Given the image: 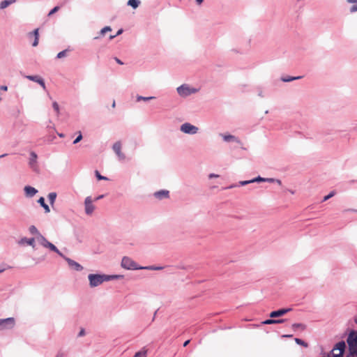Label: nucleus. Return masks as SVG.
<instances>
[{
	"instance_id": "obj_1",
	"label": "nucleus",
	"mask_w": 357,
	"mask_h": 357,
	"mask_svg": "<svg viewBox=\"0 0 357 357\" xmlns=\"http://www.w3.org/2000/svg\"><path fill=\"white\" fill-rule=\"evenodd\" d=\"M117 277V275H106L99 274H90L88 276L90 286L91 287H97L101 284L104 281H108Z\"/></svg>"
},
{
	"instance_id": "obj_2",
	"label": "nucleus",
	"mask_w": 357,
	"mask_h": 357,
	"mask_svg": "<svg viewBox=\"0 0 357 357\" xmlns=\"http://www.w3.org/2000/svg\"><path fill=\"white\" fill-rule=\"evenodd\" d=\"M38 243L45 248H49L50 250L56 252L61 257H63V254L56 248V247L52 243L49 242L43 236L39 234V236L36 237Z\"/></svg>"
},
{
	"instance_id": "obj_3",
	"label": "nucleus",
	"mask_w": 357,
	"mask_h": 357,
	"mask_svg": "<svg viewBox=\"0 0 357 357\" xmlns=\"http://www.w3.org/2000/svg\"><path fill=\"white\" fill-rule=\"evenodd\" d=\"M15 325V320L13 317L0 319V330L13 328Z\"/></svg>"
},
{
	"instance_id": "obj_4",
	"label": "nucleus",
	"mask_w": 357,
	"mask_h": 357,
	"mask_svg": "<svg viewBox=\"0 0 357 357\" xmlns=\"http://www.w3.org/2000/svg\"><path fill=\"white\" fill-rule=\"evenodd\" d=\"M345 347L346 344L344 341H341L337 343L332 351L333 357H342Z\"/></svg>"
},
{
	"instance_id": "obj_5",
	"label": "nucleus",
	"mask_w": 357,
	"mask_h": 357,
	"mask_svg": "<svg viewBox=\"0 0 357 357\" xmlns=\"http://www.w3.org/2000/svg\"><path fill=\"white\" fill-rule=\"evenodd\" d=\"M180 130L184 133L193 135L198 132L199 128L189 123H185L181 125Z\"/></svg>"
},
{
	"instance_id": "obj_6",
	"label": "nucleus",
	"mask_w": 357,
	"mask_h": 357,
	"mask_svg": "<svg viewBox=\"0 0 357 357\" xmlns=\"http://www.w3.org/2000/svg\"><path fill=\"white\" fill-rule=\"evenodd\" d=\"M121 266L126 269H137L135 261L128 257L122 259Z\"/></svg>"
},
{
	"instance_id": "obj_7",
	"label": "nucleus",
	"mask_w": 357,
	"mask_h": 357,
	"mask_svg": "<svg viewBox=\"0 0 357 357\" xmlns=\"http://www.w3.org/2000/svg\"><path fill=\"white\" fill-rule=\"evenodd\" d=\"M85 212L87 215H91L95 210L93 200L91 197H87L84 201Z\"/></svg>"
},
{
	"instance_id": "obj_8",
	"label": "nucleus",
	"mask_w": 357,
	"mask_h": 357,
	"mask_svg": "<svg viewBox=\"0 0 357 357\" xmlns=\"http://www.w3.org/2000/svg\"><path fill=\"white\" fill-rule=\"evenodd\" d=\"M291 310V308H282V309H280L278 310H275V311H273L270 313V317L271 318H275V317H281V316H283L285 314H287V312H290Z\"/></svg>"
},
{
	"instance_id": "obj_9",
	"label": "nucleus",
	"mask_w": 357,
	"mask_h": 357,
	"mask_svg": "<svg viewBox=\"0 0 357 357\" xmlns=\"http://www.w3.org/2000/svg\"><path fill=\"white\" fill-rule=\"evenodd\" d=\"M113 150L116 153V154L118 155L119 158L120 160H124L125 159V155L121 152V144L119 142H117L114 144L113 145Z\"/></svg>"
},
{
	"instance_id": "obj_10",
	"label": "nucleus",
	"mask_w": 357,
	"mask_h": 357,
	"mask_svg": "<svg viewBox=\"0 0 357 357\" xmlns=\"http://www.w3.org/2000/svg\"><path fill=\"white\" fill-rule=\"evenodd\" d=\"M65 260L68 262L69 266L73 269H75V271H82L83 269V267L79 264H78L77 262L72 260L70 258H68V257H63Z\"/></svg>"
},
{
	"instance_id": "obj_11",
	"label": "nucleus",
	"mask_w": 357,
	"mask_h": 357,
	"mask_svg": "<svg viewBox=\"0 0 357 357\" xmlns=\"http://www.w3.org/2000/svg\"><path fill=\"white\" fill-rule=\"evenodd\" d=\"M26 78H27L29 80L38 82L40 86L43 89H45V84L44 80L38 75H27L26 76Z\"/></svg>"
},
{
	"instance_id": "obj_12",
	"label": "nucleus",
	"mask_w": 357,
	"mask_h": 357,
	"mask_svg": "<svg viewBox=\"0 0 357 357\" xmlns=\"http://www.w3.org/2000/svg\"><path fill=\"white\" fill-rule=\"evenodd\" d=\"M29 165L33 169L36 170L37 166V155L35 152H31L29 158Z\"/></svg>"
},
{
	"instance_id": "obj_13",
	"label": "nucleus",
	"mask_w": 357,
	"mask_h": 357,
	"mask_svg": "<svg viewBox=\"0 0 357 357\" xmlns=\"http://www.w3.org/2000/svg\"><path fill=\"white\" fill-rule=\"evenodd\" d=\"M347 342H349L357 346V331H351L349 333Z\"/></svg>"
},
{
	"instance_id": "obj_14",
	"label": "nucleus",
	"mask_w": 357,
	"mask_h": 357,
	"mask_svg": "<svg viewBox=\"0 0 357 357\" xmlns=\"http://www.w3.org/2000/svg\"><path fill=\"white\" fill-rule=\"evenodd\" d=\"M24 192L27 197H31L37 193L38 190L31 186H25Z\"/></svg>"
},
{
	"instance_id": "obj_15",
	"label": "nucleus",
	"mask_w": 357,
	"mask_h": 357,
	"mask_svg": "<svg viewBox=\"0 0 357 357\" xmlns=\"http://www.w3.org/2000/svg\"><path fill=\"white\" fill-rule=\"evenodd\" d=\"M302 77H303L302 76L293 77V76H289V75H285V76L281 77L280 80L284 82H291L294 80H297V79H301Z\"/></svg>"
},
{
	"instance_id": "obj_16",
	"label": "nucleus",
	"mask_w": 357,
	"mask_h": 357,
	"mask_svg": "<svg viewBox=\"0 0 357 357\" xmlns=\"http://www.w3.org/2000/svg\"><path fill=\"white\" fill-rule=\"evenodd\" d=\"M349 346V351L351 356H356L357 357V346L349 342H347Z\"/></svg>"
},
{
	"instance_id": "obj_17",
	"label": "nucleus",
	"mask_w": 357,
	"mask_h": 357,
	"mask_svg": "<svg viewBox=\"0 0 357 357\" xmlns=\"http://www.w3.org/2000/svg\"><path fill=\"white\" fill-rule=\"evenodd\" d=\"M154 195L156 198L161 199L162 198L169 197V191L160 190V191L155 192Z\"/></svg>"
},
{
	"instance_id": "obj_18",
	"label": "nucleus",
	"mask_w": 357,
	"mask_h": 357,
	"mask_svg": "<svg viewBox=\"0 0 357 357\" xmlns=\"http://www.w3.org/2000/svg\"><path fill=\"white\" fill-rule=\"evenodd\" d=\"M222 137L223 139L225 141H226V142L233 141V142H236L240 143L239 139L238 138H236L234 135H222Z\"/></svg>"
},
{
	"instance_id": "obj_19",
	"label": "nucleus",
	"mask_w": 357,
	"mask_h": 357,
	"mask_svg": "<svg viewBox=\"0 0 357 357\" xmlns=\"http://www.w3.org/2000/svg\"><path fill=\"white\" fill-rule=\"evenodd\" d=\"M284 322V319H266L263 321V324L270 325V324H282Z\"/></svg>"
},
{
	"instance_id": "obj_20",
	"label": "nucleus",
	"mask_w": 357,
	"mask_h": 357,
	"mask_svg": "<svg viewBox=\"0 0 357 357\" xmlns=\"http://www.w3.org/2000/svg\"><path fill=\"white\" fill-rule=\"evenodd\" d=\"M16 0H3L0 3V10L4 9L15 3Z\"/></svg>"
},
{
	"instance_id": "obj_21",
	"label": "nucleus",
	"mask_w": 357,
	"mask_h": 357,
	"mask_svg": "<svg viewBox=\"0 0 357 357\" xmlns=\"http://www.w3.org/2000/svg\"><path fill=\"white\" fill-rule=\"evenodd\" d=\"M38 202L41 205V206L45 209V213H49L50 211V207L45 202V199L43 197H40Z\"/></svg>"
},
{
	"instance_id": "obj_22",
	"label": "nucleus",
	"mask_w": 357,
	"mask_h": 357,
	"mask_svg": "<svg viewBox=\"0 0 357 357\" xmlns=\"http://www.w3.org/2000/svg\"><path fill=\"white\" fill-rule=\"evenodd\" d=\"M128 6H131L132 8L136 9L140 4L139 0H128Z\"/></svg>"
},
{
	"instance_id": "obj_23",
	"label": "nucleus",
	"mask_w": 357,
	"mask_h": 357,
	"mask_svg": "<svg viewBox=\"0 0 357 357\" xmlns=\"http://www.w3.org/2000/svg\"><path fill=\"white\" fill-rule=\"evenodd\" d=\"M34 241H35V239L34 238H22L20 241L21 243H26L29 245H31L32 246L33 248L35 247L34 245Z\"/></svg>"
},
{
	"instance_id": "obj_24",
	"label": "nucleus",
	"mask_w": 357,
	"mask_h": 357,
	"mask_svg": "<svg viewBox=\"0 0 357 357\" xmlns=\"http://www.w3.org/2000/svg\"><path fill=\"white\" fill-rule=\"evenodd\" d=\"M147 356V350L145 349H142L141 351L137 352L133 357H146Z\"/></svg>"
},
{
	"instance_id": "obj_25",
	"label": "nucleus",
	"mask_w": 357,
	"mask_h": 357,
	"mask_svg": "<svg viewBox=\"0 0 357 357\" xmlns=\"http://www.w3.org/2000/svg\"><path fill=\"white\" fill-rule=\"evenodd\" d=\"M291 327L294 330L300 329L301 331H304L306 328L305 325L303 324H294Z\"/></svg>"
},
{
	"instance_id": "obj_26",
	"label": "nucleus",
	"mask_w": 357,
	"mask_h": 357,
	"mask_svg": "<svg viewBox=\"0 0 357 357\" xmlns=\"http://www.w3.org/2000/svg\"><path fill=\"white\" fill-rule=\"evenodd\" d=\"M56 197V192H51L48 195V199L50 202V204L52 205L54 202H55Z\"/></svg>"
},
{
	"instance_id": "obj_27",
	"label": "nucleus",
	"mask_w": 357,
	"mask_h": 357,
	"mask_svg": "<svg viewBox=\"0 0 357 357\" xmlns=\"http://www.w3.org/2000/svg\"><path fill=\"white\" fill-rule=\"evenodd\" d=\"M112 28L109 26H105L100 31V36H103L107 31H111Z\"/></svg>"
},
{
	"instance_id": "obj_28",
	"label": "nucleus",
	"mask_w": 357,
	"mask_h": 357,
	"mask_svg": "<svg viewBox=\"0 0 357 357\" xmlns=\"http://www.w3.org/2000/svg\"><path fill=\"white\" fill-rule=\"evenodd\" d=\"M178 93L182 97H186L190 96L195 91H178Z\"/></svg>"
},
{
	"instance_id": "obj_29",
	"label": "nucleus",
	"mask_w": 357,
	"mask_h": 357,
	"mask_svg": "<svg viewBox=\"0 0 357 357\" xmlns=\"http://www.w3.org/2000/svg\"><path fill=\"white\" fill-rule=\"evenodd\" d=\"M176 89H195V88L191 87L189 84H183L181 86H178Z\"/></svg>"
},
{
	"instance_id": "obj_30",
	"label": "nucleus",
	"mask_w": 357,
	"mask_h": 357,
	"mask_svg": "<svg viewBox=\"0 0 357 357\" xmlns=\"http://www.w3.org/2000/svg\"><path fill=\"white\" fill-rule=\"evenodd\" d=\"M295 342L299 344V345H302L305 347H308V344L307 343L305 342L303 340H302L301 339H299V338H295Z\"/></svg>"
},
{
	"instance_id": "obj_31",
	"label": "nucleus",
	"mask_w": 357,
	"mask_h": 357,
	"mask_svg": "<svg viewBox=\"0 0 357 357\" xmlns=\"http://www.w3.org/2000/svg\"><path fill=\"white\" fill-rule=\"evenodd\" d=\"M264 181V179H263V178H260V177H259V178H256V179H254V180H252V181H241V182H240V183H241V185H246V184H248V183H250L254 182V181Z\"/></svg>"
},
{
	"instance_id": "obj_32",
	"label": "nucleus",
	"mask_w": 357,
	"mask_h": 357,
	"mask_svg": "<svg viewBox=\"0 0 357 357\" xmlns=\"http://www.w3.org/2000/svg\"><path fill=\"white\" fill-rule=\"evenodd\" d=\"M29 230H30V232L31 234H38V236H39V234H40L37 228L35 227V226H31L30 228H29Z\"/></svg>"
},
{
	"instance_id": "obj_33",
	"label": "nucleus",
	"mask_w": 357,
	"mask_h": 357,
	"mask_svg": "<svg viewBox=\"0 0 357 357\" xmlns=\"http://www.w3.org/2000/svg\"><path fill=\"white\" fill-rule=\"evenodd\" d=\"M29 35L30 36H34V38L37 37L39 38V33H38V29H36L33 32L29 33Z\"/></svg>"
},
{
	"instance_id": "obj_34",
	"label": "nucleus",
	"mask_w": 357,
	"mask_h": 357,
	"mask_svg": "<svg viewBox=\"0 0 357 357\" xmlns=\"http://www.w3.org/2000/svg\"><path fill=\"white\" fill-rule=\"evenodd\" d=\"M66 52H67V51H66V50H63V51H61V52H59V53L57 54L56 58H58V59H61V58H63V57L66 56Z\"/></svg>"
},
{
	"instance_id": "obj_35",
	"label": "nucleus",
	"mask_w": 357,
	"mask_h": 357,
	"mask_svg": "<svg viewBox=\"0 0 357 357\" xmlns=\"http://www.w3.org/2000/svg\"><path fill=\"white\" fill-rule=\"evenodd\" d=\"M96 176L98 180H107V178L103 176H101L98 171H96Z\"/></svg>"
},
{
	"instance_id": "obj_36",
	"label": "nucleus",
	"mask_w": 357,
	"mask_h": 357,
	"mask_svg": "<svg viewBox=\"0 0 357 357\" xmlns=\"http://www.w3.org/2000/svg\"><path fill=\"white\" fill-rule=\"evenodd\" d=\"M153 98H154V97H153V96H149V97L138 96L137 100V101H139L140 100H151Z\"/></svg>"
},
{
	"instance_id": "obj_37",
	"label": "nucleus",
	"mask_w": 357,
	"mask_h": 357,
	"mask_svg": "<svg viewBox=\"0 0 357 357\" xmlns=\"http://www.w3.org/2000/svg\"><path fill=\"white\" fill-rule=\"evenodd\" d=\"M82 139V133L81 132H79V135L77 136V137L74 140L73 142V144H77L79 142H80Z\"/></svg>"
},
{
	"instance_id": "obj_38",
	"label": "nucleus",
	"mask_w": 357,
	"mask_h": 357,
	"mask_svg": "<svg viewBox=\"0 0 357 357\" xmlns=\"http://www.w3.org/2000/svg\"><path fill=\"white\" fill-rule=\"evenodd\" d=\"M349 11L351 13L357 12V4L354 3L352 6H351Z\"/></svg>"
},
{
	"instance_id": "obj_39",
	"label": "nucleus",
	"mask_w": 357,
	"mask_h": 357,
	"mask_svg": "<svg viewBox=\"0 0 357 357\" xmlns=\"http://www.w3.org/2000/svg\"><path fill=\"white\" fill-rule=\"evenodd\" d=\"M52 106H53V108L54 109V110L56 111V112L57 114H59V105L57 104V102H54Z\"/></svg>"
},
{
	"instance_id": "obj_40",
	"label": "nucleus",
	"mask_w": 357,
	"mask_h": 357,
	"mask_svg": "<svg viewBox=\"0 0 357 357\" xmlns=\"http://www.w3.org/2000/svg\"><path fill=\"white\" fill-rule=\"evenodd\" d=\"M334 195H335V192H331L330 194H328V195H326V196H325L324 197L323 202H325V201L328 200L331 197H333Z\"/></svg>"
},
{
	"instance_id": "obj_41",
	"label": "nucleus",
	"mask_w": 357,
	"mask_h": 357,
	"mask_svg": "<svg viewBox=\"0 0 357 357\" xmlns=\"http://www.w3.org/2000/svg\"><path fill=\"white\" fill-rule=\"evenodd\" d=\"M59 9V6H55L53 9H52L50 10V12L49 13L48 15L50 16L52 15H53L54 13H55L56 11H58Z\"/></svg>"
},
{
	"instance_id": "obj_42",
	"label": "nucleus",
	"mask_w": 357,
	"mask_h": 357,
	"mask_svg": "<svg viewBox=\"0 0 357 357\" xmlns=\"http://www.w3.org/2000/svg\"><path fill=\"white\" fill-rule=\"evenodd\" d=\"M38 40H39V38H38L37 37L34 38L33 42L32 43V46L36 47L38 45Z\"/></svg>"
},
{
	"instance_id": "obj_43",
	"label": "nucleus",
	"mask_w": 357,
	"mask_h": 357,
	"mask_svg": "<svg viewBox=\"0 0 357 357\" xmlns=\"http://www.w3.org/2000/svg\"><path fill=\"white\" fill-rule=\"evenodd\" d=\"M144 268L145 269H149V270H160V269H162V267L150 266V267H145Z\"/></svg>"
},
{
	"instance_id": "obj_44",
	"label": "nucleus",
	"mask_w": 357,
	"mask_h": 357,
	"mask_svg": "<svg viewBox=\"0 0 357 357\" xmlns=\"http://www.w3.org/2000/svg\"><path fill=\"white\" fill-rule=\"evenodd\" d=\"M346 1L349 3H352V4L357 3V0H346Z\"/></svg>"
},
{
	"instance_id": "obj_45",
	"label": "nucleus",
	"mask_w": 357,
	"mask_h": 357,
	"mask_svg": "<svg viewBox=\"0 0 357 357\" xmlns=\"http://www.w3.org/2000/svg\"><path fill=\"white\" fill-rule=\"evenodd\" d=\"M218 177H219V175H218V174H211L209 175V178H218Z\"/></svg>"
},
{
	"instance_id": "obj_46",
	"label": "nucleus",
	"mask_w": 357,
	"mask_h": 357,
	"mask_svg": "<svg viewBox=\"0 0 357 357\" xmlns=\"http://www.w3.org/2000/svg\"><path fill=\"white\" fill-rule=\"evenodd\" d=\"M115 61H116L119 64H121V65L123 64V63L120 59H118V58H116V57L115 58Z\"/></svg>"
},
{
	"instance_id": "obj_47",
	"label": "nucleus",
	"mask_w": 357,
	"mask_h": 357,
	"mask_svg": "<svg viewBox=\"0 0 357 357\" xmlns=\"http://www.w3.org/2000/svg\"><path fill=\"white\" fill-rule=\"evenodd\" d=\"M10 266H7L6 268H0V273L3 272L6 269L10 268Z\"/></svg>"
},
{
	"instance_id": "obj_48",
	"label": "nucleus",
	"mask_w": 357,
	"mask_h": 357,
	"mask_svg": "<svg viewBox=\"0 0 357 357\" xmlns=\"http://www.w3.org/2000/svg\"><path fill=\"white\" fill-rule=\"evenodd\" d=\"M123 29H119V30L117 31V33H116V36H119V35L121 34V33H123Z\"/></svg>"
},
{
	"instance_id": "obj_49",
	"label": "nucleus",
	"mask_w": 357,
	"mask_h": 357,
	"mask_svg": "<svg viewBox=\"0 0 357 357\" xmlns=\"http://www.w3.org/2000/svg\"><path fill=\"white\" fill-rule=\"evenodd\" d=\"M84 335V330L82 329L79 333V336H82Z\"/></svg>"
},
{
	"instance_id": "obj_50",
	"label": "nucleus",
	"mask_w": 357,
	"mask_h": 357,
	"mask_svg": "<svg viewBox=\"0 0 357 357\" xmlns=\"http://www.w3.org/2000/svg\"><path fill=\"white\" fill-rule=\"evenodd\" d=\"M0 89H3V90L8 89V87L6 86L1 85V86H0Z\"/></svg>"
},
{
	"instance_id": "obj_51",
	"label": "nucleus",
	"mask_w": 357,
	"mask_h": 357,
	"mask_svg": "<svg viewBox=\"0 0 357 357\" xmlns=\"http://www.w3.org/2000/svg\"><path fill=\"white\" fill-rule=\"evenodd\" d=\"M190 343V340H188L183 343V347H186Z\"/></svg>"
},
{
	"instance_id": "obj_52",
	"label": "nucleus",
	"mask_w": 357,
	"mask_h": 357,
	"mask_svg": "<svg viewBox=\"0 0 357 357\" xmlns=\"http://www.w3.org/2000/svg\"><path fill=\"white\" fill-rule=\"evenodd\" d=\"M204 0H195V1L197 2V4L200 5L202 2H203Z\"/></svg>"
},
{
	"instance_id": "obj_53",
	"label": "nucleus",
	"mask_w": 357,
	"mask_h": 357,
	"mask_svg": "<svg viewBox=\"0 0 357 357\" xmlns=\"http://www.w3.org/2000/svg\"><path fill=\"white\" fill-rule=\"evenodd\" d=\"M56 357H63V353H59Z\"/></svg>"
},
{
	"instance_id": "obj_54",
	"label": "nucleus",
	"mask_w": 357,
	"mask_h": 357,
	"mask_svg": "<svg viewBox=\"0 0 357 357\" xmlns=\"http://www.w3.org/2000/svg\"><path fill=\"white\" fill-rule=\"evenodd\" d=\"M115 37H116V35H111V36H109V40H112V39H114Z\"/></svg>"
},
{
	"instance_id": "obj_55",
	"label": "nucleus",
	"mask_w": 357,
	"mask_h": 357,
	"mask_svg": "<svg viewBox=\"0 0 357 357\" xmlns=\"http://www.w3.org/2000/svg\"><path fill=\"white\" fill-rule=\"evenodd\" d=\"M102 197H103V195H100L99 197H98L96 199V200L100 199H101V198H102Z\"/></svg>"
},
{
	"instance_id": "obj_56",
	"label": "nucleus",
	"mask_w": 357,
	"mask_h": 357,
	"mask_svg": "<svg viewBox=\"0 0 357 357\" xmlns=\"http://www.w3.org/2000/svg\"><path fill=\"white\" fill-rule=\"evenodd\" d=\"M112 107H115V101H114V102H113Z\"/></svg>"
},
{
	"instance_id": "obj_57",
	"label": "nucleus",
	"mask_w": 357,
	"mask_h": 357,
	"mask_svg": "<svg viewBox=\"0 0 357 357\" xmlns=\"http://www.w3.org/2000/svg\"><path fill=\"white\" fill-rule=\"evenodd\" d=\"M99 37L100 36H96V37L94 38V39H98V38H99Z\"/></svg>"
},
{
	"instance_id": "obj_58",
	"label": "nucleus",
	"mask_w": 357,
	"mask_h": 357,
	"mask_svg": "<svg viewBox=\"0 0 357 357\" xmlns=\"http://www.w3.org/2000/svg\"><path fill=\"white\" fill-rule=\"evenodd\" d=\"M5 155H6V154H4V155H1V156H0V158H1V157H4Z\"/></svg>"
},
{
	"instance_id": "obj_59",
	"label": "nucleus",
	"mask_w": 357,
	"mask_h": 357,
	"mask_svg": "<svg viewBox=\"0 0 357 357\" xmlns=\"http://www.w3.org/2000/svg\"><path fill=\"white\" fill-rule=\"evenodd\" d=\"M292 335H285V337H291Z\"/></svg>"
},
{
	"instance_id": "obj_60",
	"label": "nucleus",
	"mask_w": 357,
	"mask_h": 357,
	"mask_svg": "<svg viewBox=\"0 0 357 357\" xmlns=\"http://www.w3.org/2000/svg\"><path fill=\"white\" fill-rule=\"evenodd\" d=\"M355 322L357 324V319H355Z\"/></svg>"
}]
</instances>
